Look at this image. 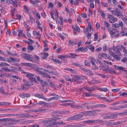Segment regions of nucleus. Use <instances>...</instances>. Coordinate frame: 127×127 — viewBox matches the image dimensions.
<instances>
[{"instance_id": "obj_1", "label": "nucleus", "mask_w": 127, "mask_h": 127, "mask_svg": "<svg viewBox=\"0 0 127 127\" xmlns=\"http://www.w3.org/2000/svg\"><path fill=\"white\" fill-rule=\"evenodd\" d=\"M82 114H78L74 116L75 120H77L81 118L82 116H91L92 115V111H85L81 112Z\"/></svg>"}, {"instance_id": "obj_2", "label": "nucleus", "mask_w": 127, "mask_h": 127, "mask_svg": "<svg viewBox=\"0 0 127 127\" xmlns=\"http://www.w3.org/2000/svg\"><path fill=\"white\" fill-rule=\"evenodd\" d=\"M22 58L27 60L33 62L34 61L33 58V57L32 55L26 53H23L20 55Z\"/></svg>"}, {"instance_id": "obj_3", "label": "nucleus", "mask_w": 127, "mask_h": 127, "mask_svg": "<svg viewBox=\"0 0 127 127\" xmlns=\"http://www.w3.org/2000/svg\"><path fill=\"white\" fill-rule=\"evenodd\" d=\"M23 73L26 74V76L31 80V81H34L35 82H37V81L36 79L33 78L34 76V75L29 73L24 72Z\"/></svg>"}, {"instance_id": "obj_4", "label": "nucleus", "mask_w": 127, "mask_h": 127, "mask_svg": "<svg viewBox=\"0 0 127 127\" xmlns=\"http://www.w3.org/2000/svg\"><path fill=\"white\" fill-rule=\"evenodd\" d=\"M39 105H42L43 106H46L47 107H51L52 105H54V102L52 103H46L42 101H39L37 103Z\"/></svg>"}, {"instance_id": "obj_5", "label": "nucleus", "mask_w": 127, "mask_h": 127, "mask_svg": "<svg viewBox=\"0 0 127 127\" xmlns=\"http://www.w3.org/2000/svg\"><path fill=\"white\" fill-rule=\"evenodd\" d=\"M107 18L109 19V21L111 23H113L115 21H117V19L112 15L109 14H108Z\"/></svg>"}, {"instance_id": "obj_6", "label": "nucleus", "mask_w": 127, "mask_h": 127, "mask_svg": "<svg viewBox=\"0 0 127 127\" xmlns=\"http://www.w3.org/2000/svg\"><path fill=\"white\" fill-rule=\"evenodd\" d=\"M120 9L116 8L115 9V11L113 10H111V12L113 14L116 15L117 17L123 16V15L121 13Z\"/></svg>"}, {"instance_id": "obj_7", "label": "nucleus", "mask_w": 127, "mask_h": 127, "mask_svg": "<svg viewBox=\"0 0 127 127\" xmlns=\"http://www.w3.org/2000/svg\"><path fill=\"white\" fill-rule=\"evenodd\" d=\"M90 104L88 103H83L80 105V107L82 109H86L87 108L88 109L89 108H93V105L90 106Z\"/></svg>"}, {"instance_id": "obj_8", "label": "nucleus", "mask_w": 127, "mask_h": 127, "mask_svg": "<svg viewBox=\"0 0 127 127\" xmlns=\"http://www.w3.org/2000/svg\"><path fill=\"white\" fill-rule=\"evenodd\" d=\"M86 123L92 124L94 123H102L103 121L102 120H88L85 121Z\"/></svg>"}, {"instance_id": "obj_9", "label": "nucleus", "mask_w": 127, "mask_h": 127, "mask_svg": "<svg viewBox=\"0 0 127 127\" xmlns=\"http://www.w3.org/2000/svg\"><path fill=\"white\" fill-rule=\"evenodd\" d=\"M123 25L124 24L123 22L121 21L120 20L119 21L118 23L113 24L112 27L116 28H118L120 27V26L121 27H122V26H123Z\"/></svg>"}, {"instance_id": "obj_10", "label": "nucleus", "mask_w": 127, "mask_h": 127, "mask_svg": "<svg viewBox=\"0 0 127 127\" xmlns=\"http://www.w3.org/2000/svg\"><path fill=\"white\" fill-rule=\"evenodd\" d=\"M114 67L117 70H121L124 71L125 72L127 73V70L125 68L121 66H118L116 65H114Z\"/></svg>"}, {"instance_id": "obj_11", "label": "nucleus", "mask_w": 127, "mask_h": 127, "mask_svg": "<svg viewBox=\"0 0 127 127\" xmlns=\"http://www.w3.org/2000/svg\"><path fill=\"white\" fill-rule=\"evenodd\" d=\"M84 88L87 91L91 92L94 90L95 88L94 86L91 87L85 86L84 87Z\"/></svg>"}, {"instance_id": "obj_12", "label": "nucleus", "mask_w": 127, "mask_h": 127, "mask_svg": "<svg viewBox=\"0 0 127 127\" xmlns=\"http://www.w3.org/2000/svg\"><path fill=\"white\" fill-rule=\"evenodd\" d=\"M12 1V5L13 6L17 7L20 5V2L18 0H13Z\"/></svg>"}, {"instance_id": "obj_13", "label": "nucleus", "mask_w": 127, "mask_h": 127, "mask_svg": "<svg viewBox=\"0 0 127 127\" xmlns=\"http://www.w3.org/2000/svg\"><path fill=\"white\" fill-rule=\"evenodd\" d=\"M30 96V95L28 93H23L19 95V96L22 98H25V97H29Z\"/></svg>"}, {"instance_id": "obj_14", "label": "nucleus", "mask_w": 127, "mask_h": 127, "mask_svg": "<svg viewBox=\"0 0 127 127\" xmlns=\"http://www.w3.org/2000/svg\"><path fill=\"white\" fill-rule=\"evenodd\" d=\"M33 33L34 35L36 37L38 38V39H40L41 35L40 34V32L39 31H38V32L35 31H34L33 32Z\"/></svg>"}, {"instance_id": "obj_15", "label": "nucleus", "mask_w": 127, "mask_h": 127, "mask_svg": "<svg viewBox=\"0 0 127 127\" xmlns=\"http://www.w3.org/2000/svg\"><path fill=\"white\" fill-rule=\"evenodd\" d=\"M92 27L91 26L88 25V26L84 29V33H88L90 31H91Z\"/></svg>"}, {"instance_id": "obj_16", "label": "nucleus", "mask_w": 127, "mask_h": 127, "mask_svg": "<svg viewBox=\"0 0 127 127\" xmlns=\"http://www.w3.org/2000/svg\"><path fill=\"white\" fill-rule=\"evenodd\" d=\"M36 77L37 79V81L39 82H40L42 85L44 84V83H46V82H44V81L41 78H40V77L39 76H36Z\"/></svg>"}, {"instance_id": "obj_17", "label": "nucleus", "mask_w": 127, "mask_h": 127, "mask_svg": "<svg viewBox=\"0 0 127 127\" xmlns=\"http://www.w3.org/2000/svg\"><path fill=\"white\" fill-rule=\"evenodd\" d=\"M106 106L105 105L101 104H96L95 105H93V108H95V107H100V108H103V107H106Z\"/></svg>"}, {"instance_id": "obj_18", "label": "nucleus", "mask_w": 127, "mask_h": 127, "mask_svg": "<svg viewBox=\"0 0 127 127\" xmlns=\"http://www.w3.org/2000/svg\"><path fill=\"white\" fill-rule=\"evenodd\" d=\"M34 48L33 46L31 45V44L30 45H28L27 48V49L28 51V52H30L32 51L34 49Z\"/></svg>"}, {"instance_id": "obj_19", "label": "nucleus", "mask_w": 127, "mask_h": 127, "mask_svg": "<svg viewBox=\"0 0 127 127\" xmlns=\"http://www.w3.org/2000/svg\"><path fill=\"white\" fill-rule=\"evenodd\" d=\"M24 11L26 13H29V8L26 5H24L23 6Z\"/></svg>"}, {"instance_id": "obj_20", "label": "nucleus", "mask_w": 127, "mask_h": 127, "mask_svg": "<svg viewBox=\"0 0 127 127\" xmlns=\"http://www.w3.org/2000/svg\"><path fill=\"white\" fill-rule=\"evenodd\" d=\"M34 96L37 97L39 98L44 99L45 100H47V98L43 95L38 94H36L34 95Z\"/></svg>"}, {"instance_id": "obj_21", "label": "nucleus", "mask_w": 127, "mask_h": 127, "mask_svg": "<svg viewBox=\"0 0 127 127\" xmlns=\"http://www.w3.org/2000/svg\"><path fill=\"white\" fill-rule=\"evenodd\" d=\"M98 12L101 13V15L103 18H105V13H104V11L100 9H98Z\"/></svg>"}, {"instance_id": "obj_22", "label": "nucleus", "mask_w": 127, "mask_h": 127, "mask_svg": "<svg viewBox=\"0 0 127 127\" xmlns=\"http://www.w3.org/2000/svg\"><path fill=\"white\" fill-rule=\"evenodd\" d=\"M33 69L38 72L39 73L41 72V71H42V68H39L37 67H34L33 68Z\"/></svg>"}, {"instance_id": "obj_23", "label": "nucleus", "mask_w": 127, "mask_h": 127, "mask_svg": "<svg viewBox=\"0 0 127 127\" xmlns=\"http://www.w3.org/2000/svg\"><path fill=\"white\" fill-rule=\"evenodd\" d=\"M72 28L73 29L76 30L77 32H79L80 31L79 28L76 25H75L74 26H72Z\"/></svg>"}, {"instance_id": "obj_24", "label": "nucleus", "mask_w": 127, "mask_h": 127, "mask_svg": "<svg viewBox=\"0 0 127 127\" xmlns=\"http://www.w3.org/2000/svg\"><path fill=\"white\" fill-rule=\"evenodd\" d=\"M66 105H69L71 107L73 108H76L77 107V106H76L75 105H74V102H72L71 103H66Z\"/></svg>"}, {"instance_id": "obj_25", "label": "nucleus", "mask_w": 127, "mask_h": 127, "mask_svg": "<svg viewBox=\"0 0 127 127\" xmlns=\"http://www.w3.org/2000/svg\"><path fill=\"white\" fill-rule=\"evenodd\" d=\"M42 55V59L44 60H46L47 59V57L49 55V54L47 53H41Z\"/></svg>"}, {"instance_id": "obj_26", "label": "nucleus", "mask_w": 127, "mask_h": 127, "mask_svg": "<svg viewBox=\"0 0 127 127\" xmlns=\"http://www.w3.org/2000/svg\"><path fill=\"white\" fill-rule=\"evenodd\" d=\"M7 53L8 55H9L12 56H15L18 57H19V55H18V54L16 53H12L9 51H7Z\"/></svg>"}, {"instance_id": "obj_27", "label": "nucleus", "mask_w": 127, "mask_h": 127, "mask_svg": "<svg viewBox=\"0 0 127 127\" xmlns=\"http://www.w3.org/2000/svg\"><path fill=\"white\" fill-rule=\"evenodd\" d=\"M23 82L24 83L23 86H24L25 85V86H29L30 85L29 82L28 81H27L25 79H24L23 80Z\"/></svg>"}, {"instance_id": "obj_28", "label": "nucleus", "mask_w": 127, "mask_h": 127, "mask_svg": "<svg viewBox=\"0 0 127 127\" xmlns=\"http://www.w3.org/2000/svg\"><path fill=\"white\" fill-rule=\"evenodd\" d=\"M110 119H112L116 118L117 115L114 114H111L109 115Z\"/></svg>"}, {"instance_id": "obj_29", "label": "nucleus", "mask_w": 127, "mask_h": 127, "mask_svg": "<svg viewBox=\"0 0 127 127\" xmlns=\"http://www.w3.org/2000/svg\"><path fill=\"white\" fill-rule=\"evenodd\" d=\"M21 64L25 66H29L31 67L32 66V64L30 63H21Z\"/></svg>"}, {"instance_id": "obj_30", "label": "nucleus", "mask_w": 127, "mask_h": 127, "mask_svg": "<svg viewBox=\"0 0 127 127\" xmlns=\"http://www.w3.org/2000/svg\"><path fill=\"white\" fill-rule=\"evenodd\" d=\"M49 120H43L40 121V123L42 124V125L44 126V125L47 124L48 122H49Z\"/></svg>"}, {"instance_id": "obj_31", "label": "nucleus", "mask_w": 127, "mask_h": 127, "mask_svg": "<svg viewBox=\"0 0 127 127\" xmlns=\"http://www.w3.org/2000/svg\"><path fill=\"white\" fill-rule=\"evenodd\" d=\"M121 51V50L120 48H117L116 50V53L117 54L119 55V56H121L122 55L120 53V51Z\"/></svg>"}, {"instance_id": "obj_32", "label": "nucleus", "mask_w": 127, "mask_h": 127, "mask_svg": "<svg viewBox=\"0 0 127 127\" xmlns=\"http://www.w3.org/2000/svg\"><path fill=\"white\" fill-rule=\"evenodd\" d=\"M104 25L106 28L110 27V24L107 21H104Z\"/></svg>"}, {"instance_id": "obj_33", "label": "nucleus", "mask_w": 127, "mask_h": 127, "mask_svg": "<svg viewBox=\"0 0 127 127\" xmlns=\"http://www.w3.org/2000/svg\"><path fill=\"white\" fill-rule=\"evenodd\" d=\"M122 17L121 18V19L123 22L125 23L126 24V25L127 24V19L126 18V17H123V16H121Z\"/></svg>"}, {"instance_id": "obj_34", "label": "nucleus", "mask_w": 127, "mask_h": 127, "mask_svg": "<svg viewBox=\"0 0 127 127\" xmlns=\"http://www.w3.org/2000/svg\"><path fill=\"white\" fill-rule=\"evenodd\" d=\"M103 100L104 101H105L107 102H108L109 103L111 102H112L113 101H114V100L111 99H109L106 98H105V97H103Z\"/></svg>"}, {"instance_id": "obj_35", "label": "nucleus", "mask_w": 127, "mask_h": 127, "mask_svg": "<svg viewBox=\"0 0 127 127\" xmlns=\"http://www.w3.org/2000/svg\"><path fill=\"white\" fill-rule=\"evenodd\" d=\"M24 115V114H23L22 113L19 114L18 115H17L18 116V117H19L20 118H21L23 117H25L26 118H27L28 117V116H27L26 115Z\"/></svg>"}, {"instance_id": "obj_36", "label": "nucleus", "mask_w": 127, "mask_h": 127, "mask_svg": "<svg viewBox=\"0 0 127 127\" xmlns=\"http://www.w3.org/2000/svg\"><path fill=\"white\" fill-rule=\"evenodd\" d=\"M7 61L10 63H13V58L10 57L9 58H7Z\"/></svg>"}, {"instance_id": "obj_37", "label": "nucleus", "mask_w": 127, "mask_h": 127, "mask_svg": "<svg viewBox=\"0 0 127 127\" xmlns=\"http://www.w3.org/2000/svg\"><path fill=\"white\" fill-rule=\"evenodd\" d=\"M98 90L106 92L108 91V89L107 88H100L98 89Z\"/></svg>"}, {"instance_id": "obj_38", "label": "nucleus", "mask_w": 127, "mask_h": 127, "mask_svg": "<svg viewBox=\"0 0 127 127\" xmlns=\"http://www.w3.org/2000/svg\"><path fill=\"white\" fill-rule=\"evenodd\" d=\"M64 77L66 81L70 82H73V81L69 77L67 76H65Z\"/></svg>"}, {"instance_id": "obj_39", "label": "nucleus", "mask_w": 127, "mask_h": 127, "mask_svg": "<svg viewBox=\"0 0 127 127\" xmlns=\"http://www.w3.org/2000/svg\"><path fill=\"white\" fill-rule=\"evenodd\" d=\"M68 45L69 46H70V44H71V45L72 46L74 45V42L73 41L69 39L68 40Z\"/></svg>"}, {"instance_id": "obj_40", "label": "nucleus", "mask_w": 127, "mask_h": 127, "mask_svg": "<svg viewBox=\"0 0 127 127\" xmlns=\"http://www.w3.org/2000/svg\"><path fill=\"white\" fill-rule=\"evenodd\" d=\"M106 54L104 53H101L98 56V57L99 58H100V57H101L105 58H106Z\"/></svg>"}, {"instance_id": "obj_41", "label": "nucleus", "mask_w": 127, "mask_h": 127, "mask_svg": "<svg viewBox=\"0 0 127 127\" xmlns=\"http://www.w3.org/2000/svg\"><path fill=\"white\" fill-rule=\"evenodd\" d=\"M57 57L60 59H62V60H64V59L66 57L65 56L63 55H58L57 56Z\"/></svg>"}, {"instance_id": "obj_42", "label": "nucleus", "mask_w": 127, "mask_h": 127, "mask_svg": "<svg viewBox=\"0 0 127 127\" xmlns=\"http://www.w3.org/2000/svg\"><path fill=\"white\" fill-rule=\"evenodd\" d=\"M8 121H13V122H19L18 120L14 119L12 118H7Z\"/></svg>"}, {"instance_id": "obj_43", "label": "nucleus", "mask_w": 127, "mask_h": 127, "mask_svg": "<svg viewBox=\"0 0 127 127\" xmlns=\"http://www.w3.org/2000/svg\"><path fill=\"white\" fill-rule=\"evenodd\" d=\"M48 73H50L51 74L55 75L57 76H58V74L55 71H49V72H48Z\"/></svg>"}, {"instance_id": "obj_44", "label": "nucleus", "mask_w": 127, "mask_h": 127, "mask_svg": "<svg viewBox=\"0 0 127 127\" xmlns=\"http://www.w3.org/2000/svg\"><path fill=\"white\" fill-rule=\"evenodd\" d=\"M121 47L123 49V51L124 52L127 53V50L126 49V48L124 46L122 45H121Z\"/></svg>"}, {"instance_id": "obj_45", "label": "nucleus", "mask_w": 127, "mask_h": 127, "mask_svg": "<svg viewBox=\"0 0 127 127\" xmlns=\"http://www.w3.org/2000/svg\"><path fill=\"white\" fill-rule=\"evenodd\" d=\"M112 49V48H110L108 50L109 51V53L110 54V55L111 56H113L114 55V52H113L112 51H111V50Z\"/></svg>"}, {"instance_id": "obj_46", "label": "nucleus", "mask_w": 127, "mask_h": 127, "mask_svg": "<svg viewBox=\"0 0 127 127\" xmlns=\"http://www.w3.org/2000/svg\"><path fill=\"white\" fill-rule=\"evenodd\" d=\"M88 47L89 49H90L91 51L92 52H93L94 51V46L89 45L88 46Z\"/></svg>"}, {"instance_id": "obj_47", "label": "nucleus", "mask_w": 127, "mask_h": 127, "mask_svg": "<svg viewBox=\"0 0 127 127\" xmlns=\"http://www.w3.org/2000/svg\"><path fill=\"white\" fill-rule=\"evenodd\" d=\"M113 57L114 59L118 61L120 60L121 59V58L120 57H119L117 55H114L113 56Z\"/></svg>"}, {"instance_id": "obj_48", "label": "nucleus", "mask_w": 127, "mask_h": 127, "mask_svg": "<svg viewBox=\"0 0 127 127\" xmlns=\"http://www.w3.org/2000/svg\"><path fill=\"white\" fill-rule=\"evenodd\" d=\"M68 71H70V72L72 73H76V71H75V70L71 69V68H69V69H68Z\"/></svg>"}, {"instance_id": "obj_49", "label": "nucleus", "mask_w": 127, "mask_h": 127, "mask_svg": "<svg viewBox=\"0 0 127 127\" xmlns=\"http://www.w3.org/2000/svg\"><path fill=\"white\" fill-rule=\"evenodd\" d=\"M107 50V46L106 44H104L103 47V51L104 52L106 51Z\"/></svg>"}, {"instance_id": "obj_50", "label": "nucleus", "mask_w": 127, "mask_h": 127, "mask_svg": "<svg viewBox=\"0 0 127 127\" xmlns=\"http://www.w3.org/2000/svg\"><path fill=\"white\" fill-rule=\"evenodd\" d=\"M81 68V69L83 71L85 72H88L90 71V70L88 69H86L83 68Z\"/></svg>"}, {"instance_id": "obj_51", "label": "nucleus", "mask_w": 127, "mask_h": 127, "mask_svg": "<svg viewBox=\"0 0 127 127\" xmlns=\"http://www.w3.org/2000/svg\"><path fill=\"white\" fill-rule=\"evenodd\" d=\"M10 7L11 8V13H14L15 12L16 10V8H13L12 6H11Z\"/></svg>"}, {"instance_id": "obj_52", "label": "nucleus", "mask_w": 127, "mask_h": 127, "mask_svg": "<svg viewBox=\"0 0 127 127\" xmlns=\"http://www.w3.org/2000/svg\"><path fill=\"white\" fill-rule=\"evenodd\" d=\"M85 65L86 66H89L90 65V63L88 61H85Z\"/></svg>"}, {"instance_id": "obj_53", "label": "nucleus", "mask_w": 127, "mask_h": 127, "mask_svg": "<svg viewBox=\"0 0 127 127\" xmlns=\"http://www.w3.org/2000/svg\"><path fill=\"white\" fill-rule=\"evenodd\" d=\"M67 121H71L75 120V119H74V116L72 117H71L69 118H68L67 119Z\"/></svg>"}, {"instance_id": "obj_54", "label": "nucleus", "mask_w": 127, "mask_h": 127, "mask_svg": "<svg viewBox=\"0 0 127 127\" xmlns=\"http://www.w3.org/2000/svg\"><path fill=\"white\" fill-rule=\"evenodd\" d=\"M47 111V110L45 109H38V112H46Z\"/></svg>"}, {"instance_id": "obj_55", "label": "nucleus", "mask_w": 127, "mask_h": 127, "mask_svg": "<svg viewBox=\"0 0 127 127\" xmlns=\"http://www.w3.org/2000/svg\"><path fill=\"white\" fill-rule=\"evenodd\" d=\"M2 69L4 70L5 71H8L9 72H10V71L13 72V70H10L9 69H8V68H6L5 67L2 68Z\"/></svg>"}, {"instance_id": "obj_56", "label": "nucleus", "mask_w": 127, "mask_h": 127, "mask_svg": "<svg viewBox=\"0 0 127 127\" xmlns=\"http://www.w3.org/2000/svg\"><path fill=\"white\" fill-rule=\"evenodd\" d=\"M30 21L31 23H32L34 21V19L31 15L30 16Z\"/></svg>"}, {"instance_id": "obj_57", "label": "nucleus", "mask_w": 127, "mask_h": 127, "mask_svg": "<svg viewBox=\"0 0 127 127\" xmlns=\"http://www.w3.org/2000/svg\"><path fill=\"white\" fill-rule=\"evenodd\" d=\"M81 16L82 17L84 18H86L87 16L86 13L85 12L83 13H82L81 14Z\"/></svg>"}, {"instance_id": "obj_58", "label": "nucleus", "mask_w": 127, "mask_h": 127, "mask_svg": "<svg viewBox=\"0 0 127 127\" xmlns=\"http://www.w3.org/2000/svg\"><path fill=\"white\" fill-rule=\"evenodd\" d=\"M34 57L37 61H39V57L37 55L34 54L33 55Z\"/></svg>"}, {"instance_id": "obj_59", "label": "nucleus", "mask_w": 127, "mask_h": 127, "mask_svg": "<svg viewBox=\"0 0 127 127\" xmlns=\"http://www.w3.org/2000/svg\"><path fill=\"white\" fill-rule=\"evenodd\" d=\"M115 72L114 70L113 69H110V70H109V73L111 74H114Z\"/></svg>"}, {"instance_id": "obj_60", "label": "nucleus", "mask_w": 127, "mask_h": 127, "mask_svg": "<svg viewBox=\"0 0 127 127\" xmlns=\"http://www.w3.org/2000/svg\"><path fill=\"white\" fill-rule=\"evenodd\" d=\"M94 40L95 41H96L98 38V37L97 36V34L96 33H95L94 35Z\"/></svg>"}, {"instance_id": "obj_61", "label": "nucleus", "mask_w": 127, "mask_h": 127, "mask_svg": "<svg viewBox=\"0 0 127 127\" xmlns=\"http://www.w3.org/2000/svg\"><path fill=\"white\" fill-rule=\"evenodd\" d=\"M53 4L51 2H50L49 3L48 6V8H49L50 7L53 8Z\"/></svg>"}, {"instance_id": "obj_62", "label": "nucleus", "mask_w": 127, "mask_h": 127, "mask_svg": "<svg viewBox=\"0 0 127 127\" xmlns=\"http://www.w3.org/2000/svg\"><path fill=\"white\" fill-rule=\"evenodd\" d=\"M100 26L99 23H98L97 22L95 25L96 29H99L100 28Z\"/></svg>"}, {"instance_id": "obj_63", "label": "nucleus", "mask_w": 127, "mask_h": 127, "mask_svg": "<svg viewBox=\"0 0 127 127\" xmlns=\"http://www.w3.org/2000/svg\"><path fill=\"white\" fill-rule=\"evenodd\" d=\"M122 34L121 36H127V32H122V33H121Z\"/></svg>"}, {"instance_id": "obj_64", "label": "nucleus", "mask_w": 127, "mask_h": 127, "mask_svg": "<svg viewBox=\"0 0 127 127\" xmlns=\"http://www.w3.org/2000/svg\"><path fill=\"white\" fill-rule=\"evenodd\" d=\"M39 126L37 124H34L32 126H31L30 127H39Z\"/></svg>"}]
</instances>
